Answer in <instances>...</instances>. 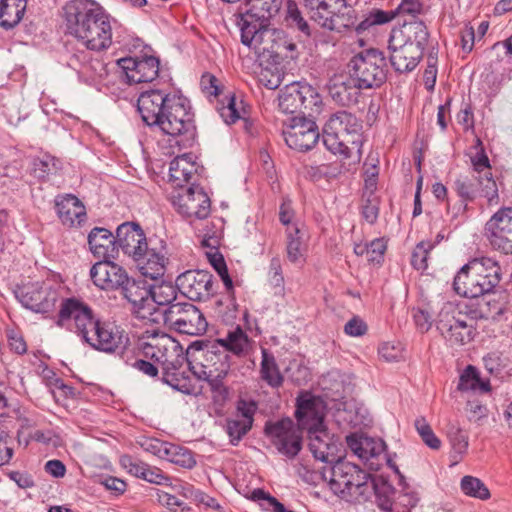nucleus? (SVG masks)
<instances>
[{"instance_id": "34", "label": "nucleus", "mask_w": 512, "mask_h": 512, "mask_svg": "<svg viewBox=\"0 0 512 512\" xmlns=\"http://www.w3.org/2000/svg\"><path fill=\"white\" fill-rule=\"evenodd\" d=\"M216 341L228 355L231 353L238 358L246 357L251 350V340L240 326L229 330L225 337Z\"/></svg>"}, {"instance_id": "9", "label": "nucleus", "mask_w": 512, "mask_h": 512, "mask_svg": "<svg viewBox=\"0 0 512 512\" xmlns=\"http://www.w3.org/2000/svg\"><path fill=\"white\" fill-rule=\"evenodd\" d=\"M175 211L189 223L204 220L211 213V200L200 185L176 189L170 196Z\"/></svg>"}, {"instance_id": "56", "label": "nucleus", "mask_w": 512, "mask_h": 512, "mask_svg": "<svg viewBox=\"0 0 512 512\" xmlns=\"http://www.w3.org/2000/svg\"><path fill=\"white\" fill-rule=\"evenodd\" d=\"M197 378L208 382L212 393L213 403L217 406L222 407L228 398V389L223 383V380L226 377H218V375H214L211 377Z\"/></svg>"}, {"instance_id": "13", "label": "nucleus", "mask_w": 512, "mask_h": 512, "mask_svg": "<svg viewBox=\"0 0 512 512\" xmlns=\"http://www.w3.org/2000/svg\"><path fill=\"white\" fill-rule=\"evenodd\" d=\"M198 356L201 370L193 371L197 377H226L230 371V356L225 352L219 343L214 341L197 343Z\"/></svg>"}, {"instance_id": "24", "label": "nucleus", "mask_w": 512, "mask_h": 512, "mask_svg": "<svg viewBox=\"0 0 512 512\" xmlns=\"http://www.w3.org/2000/svg\"><path fill=\"white\" fill-rule=\"evenodd\" d=\"M307 435L309 450L316 459L327 464H335L341 459L338 440L328 432L326 426L313 429Z\"/></svg>"}, {"instance_id": "31", "label": "nucleus", "mask_w": 512, "mask_h": 512, "mask_svg": "<svg viewBox=\"0 0 512 512\" xmlns=\"http://www.w3.org/2000/svg\"><path fill=\"white\" fill-rule=\"evenodd\" d=\"M198 165L191 154L176 156L169 166V180L179 189H185L183 184H194Z\"/></svg>"}, {"instance_id": "43", "label": "nucleus", "mask_w": 512, "mask_h": 512, "mask_svg": "<svg viewBox=\"0 0 512 512\" xmlns=\"http://www.w3.org/2000/svg\"><path fill=\"white\" fill-rule=\"evenodd\" d=\"M453 288L458 295L466 298L481 297L480 288L475 281L473 273L470 272V269H466V264L462 266L454 277Z\"/></svg>"}, {"instance_id": "3", "label": "nucleus", "mask_w": 512, "mask_h": 512, "mask_svg": "<svg viewBox=\"0 0 512 512\" xmlns=\"http://www.w3.org/2000/svg\"><path fill=\"white\" fill-rule=\"evenodd\" d=\"M362 123L352 113L340 110L333 113L323 128V144L328 151L342 160L361 159Z\"/></svg>"}, {"instance_id": "32", "label": "nucleus", "mask_w": 512, "mask_h": 512, "mask_svg": "<svg viewBox=\"0 0 512 512\" xmlns=\"http://www.w3.org/2000/svg\"><path fill=\"white\" fill-rule=\"evenodd\" d=\"M145 278L157 280L164 276L168 258L161 251L147 248L146 252L133 260Z\"/></svg>"}, {"instance_id": "29", "label": "nucleus", "mask_w": 512, "mask_h": 512, "mask_svg": "<svg viewBox=\"0 0 512 512\" xmlns=\"http://www.w3.org/2000/svg\"><path fill=\"white\" fill-rule=\"evenodd\" d=\"M147 450H151L159 458L183 468L191 469L196 464L193 453L190 450L173 443L154 440L150 443Z\"/></svg>"}, {"instance_id": "12", "label": "nucleus", "mask_w": 512, "mask_h": 512, "mask_svg": "<svg viewBox=\"0 0 512 512\" xmlns=\"http://www.w3.org/2000/svg\"><path fill=\"white\" fill-rule=\"evenodd\" d=\"M347 446L358 458L368 463L373 470H378L383 461L399 473L397 466L387 457L386 444L382 439L372 438L361 434H351L346 437Z\"/></svg>"}, {"instance_id": "18", "label": "nucleus", "mask_w": 512, "mask_h": 512, "mask_svg": "<svg viewBox=\"0 0 512 512\" xmlns=\"http://www.w3.org/2000/svg\"><path fill=\"white\" fill-rule=\"evenodd\" d=\"M68 65L77 72L80 81L91 86L103 84L109 76L107 64L101 59H93L84 50L74 53L70 57Z\"/></svg>"}, {"instance_id": "23", "label": "nucleus", "mask_w": 512, "mask_h": 512, "mask_svg": "<svg viewBox=\"0 0 512 512\" xmlns=\"http://www.w3.org/2000/svg\"><path fill=\"white\" fill-rule=\"evenodd\" d=\"M117 248L133 260L143 255L148 248L146 235L135 222H124L116 230Z\"/></svg>"}, {"instance_id": "33", "label": "nucleus", "mask_w": 512, "mask_h": 512, "mask_svg": "<svg viewBox=\"0 0 512 512\" xmlns=\"http://www.w3.org/2000/svg\"><path fill=\"white\" fill-rule=\"evenodd\" d=\"M422 57L423 52L417 46L403 43L392 48L390 63L397 73H409L418 66Z\"/></svg>"}, {"instance_id": "4", "label": "nucleus", "mask_w": 512, "mask_h": 512, "mask_svg": "<svg viewBox=\"0 0 512 512\" xmlns=\"http://www.w3.org/2000/svg\"><path fill=\"white\" fill-rule=\"evenodd\" d=\"M318 479L328 480L331 490L342 498L366 500L372 492L370 474L359 466L339 459L331 467L325 469Z\"/></svg>"}, {"instance_id": "30", "label": "nucleus", "mask_w": 512, "mask_h": 512, "mask_svg": "<svg viewBox=\"0 0 512 512\" xmlns=\"http://www.w3.org/2000/svg\"><path fill=\"white\" fill-rule=\"evenodd\" d=\"M91 253L100 259H114L118 254L117 239L110 230L94 227L88 234Z\"/></svg>"}, {"instance_id": "44", "label": "nucleus", "mask_w": 512, "mask_h": 512, "mask_svg": "<svg viewBox=\"0 0 512 512\" xmlns=\"http://www.w3.org/2000/svg\"><path fill=\"white\" fill-rule=\"evenodd\" d=\"M401 35L405 38L404 43H410L411 46H417L422 52L428 43L429 32L422 21H413L405 23L401 30Z\"/></svg>"}, {"instance_id": "25", "label": "nucleus", "mask_w": 512, "mask_h": 512, "mask_svg": "<svg viewBox=\"0 0 512 512\" xmlns=\"http://www.w3.org/2000/svg\"><path fill=\"white\" fill-rule=\"evenodd\" d=\"M123 296L132 304L133 312L137 318L149 322L153 314L150 312L151 285L144 280H130L121 289Z\"/></svg>"}, {"instance_id": "60", "label": "nucleus", "mask_w": 512, "mask_h": 512, "mask_svg": "<svg viewBox=\"0 0 512 512\" xmlns=\"http://www.w3.org/2000/svg\"><path fill=\"white\" fill-rule=\"evenodd\" d=\"M330 31L338 33L345 32L352 28L356 29L358 25L354 11H348L346 13H335L334 19H332Z\"/></svg>"}, {"instance_id": "37", "label": "nucleus", "mask_w": 512, "mask_h": 512, "mask_svg": "<svg viewBox=\"0 0 512 512\" xmlns=\"http://www.w3.org/2000/svg\"><path fill=\"white\" fill-rule=\"evenodd\" d=\"M208 323L203 313L193 304L186 305V314L177 331L187 335H201L207 331Z\"/></svg>"}, {"instance_id": "15", "label": "nucleus", "mask_w": 512, "mask_h": 512, "mask_svg": "<svg viewBox=\"0 0 512 512\" xmlns=\"http://www.w3.org/2000/svg\"><path fill=\"white\" fill-rule=\"evenodd\" d=\"M241 31V42L257 53L270 52L274 50L276 30L262 25L249 12L242 14L239 20Z\"/></svg>"}, {"instance_id": "20", "label": "nucleus", "mask_w": 512, "mask_h": 512, "mask_svg": "<svg viewBox=\"0 0 512 512\" xmlns=\"http://www.w3.org/2000/svg\"><path fill=\"white\" fill-rule=\"evenodd\" d=\"M324 401L310 393H301L296 399L295 417L298 427L307 432L325 426Z\"/></svg>"}, {"instance_id": "58", "label": "nucleus", "mask_w": 512, "mask_h": 512, "mask_svg": "<svg viewBox=\"0 0 512 512\" xmlns=\"http://www.w3.org/2000/svg\"><path fill=\"white\" fill-rule=\"evenodd\" d=\"M434 248V244L429 241L418 243L412 253L411 264L417 269L424 271L428 267L429 252Z\"/></svg>"}, {"instance_id": "28", "label": "nucleus", "mask_w": 512, "mask_h": 512, "mask_svg": "<svg viewBox=\"0 0 512 512\" xmlns=\"http://www.w3.org/2000/svg\"><path fill=\"white\" fill-rule=\"evenodd\" d=\"M286 256L294 265L303 266L307 259L309 235L303 225L286 228Z\"/></svg>"}, {"instance_id": "27", "label": "nucleus", "mask_w": 512, "mask_h": 512, "mask_svg": "<svg viewBox=\"0 0 512 512\" xmlns=\"http://www.w3.org/2000/svg\"><path fill=\"white\" fill-rule=\"evenodd\" d=\"M57 215L63 225L80 226L87 217L83 203L73 194L57 196L55 199Z\"/></svg>"}, {"instance_id": "5", "label": "nucleus", "mask_w": 512, "mask_h": 512, "mask_svg": "<svg viewBox=\"0 0 512 512\" xmlns=\"http://www.w3.org/2000/svg\"><path fill=\"white\" fill-rule=\"evenodd\" d=\"M349 73L360 89L380 87L387 78V61L378 49H366L355 54L348 64Z\"/></svg>"}, {"instance_id": "39", "label": "nucleus", "mask_w": 512, "mask_h": 512, "mask_svg": "<svg viewBox=\"0 0 512 512\" xmlns=\"http://www.w3.org/2000/svg\"><path fill=\"white\" fill-rule=\"evenodd\" d=\"M357 83L350 81H333L329 86V94L332 99L342 106L356 104L359 96Z\"/></svg>"}, {"instance_id": "36", "label": "nucleus", "mask_w": 512, "mask_h": 512, "mask_svg": "<svg viewBox=\"0 0 512 512\" xmlns=\"http://www.w3.org/2000/svg\"><path fill=\"white\" fill-rule=\"evenodd\" d=\"M27 0H1L0 26L9 30L17 26L25 14Z\"/></svg>"}, {"instance_id": "14", "label": "nucleus", "mask_w": 512, "mask_h": 512, "mask_svg": "<svg viewBox=\"0 0 512 512\" xmlns=\"http://www.w3.org/2000/svg\"><path fill=\"white\" fill-rule=\"evenodd\" d=\"M485 235L494 250L512 254V208L498 210L487 221Z\"/></svg>"}, {"instance_id": "26", "label": "nucleus", "mask_w": 512, "mask_h": 512, "mask_svg": "<svg viewBox=\"0 0 512 512\" xmlns=\"http://www.w3.org/2000/svg\"><path fill=\"white\" fill-rule=\"evenodd\" d=\"M474 148L476 152L470 157L472 173L479 175L478 182L482 185L485 198L491 203L498 198L497 184L492 177L490 162L480 139H477Z\"/></svg>"}, {"instance_id": "40", "label": "nucleus", "mask_w": 512, "mask_h": 512, "mask_svg": "<svg viewBox=\"0 0 512 512\" xmlns=\"http://www.w3.org/2000/svg\"><path fill=\"white\" fill-rule=\"evenodd\" d=\"M253 424L252 413L249 410L242 411L241 414L226 420L225 430L230 438L232 445H237L239 441L248 433Z\"/></svg>"}, {"instance_id": "50", "label": "nucleus", "mask_w": 512, "mask_h": 512, "mask_svg": "<svg viewBox=\"0 0 512 512\" xmlns=\"http://www.w3.org/2000/svg\"><path fill=\"white\" fill-rule=\"evenodd\" d=\"M168 345L172 346V349L170 351H164L163 357L159 363L162 367V373L175 370L176 368H182L184 363L188 361L186 353L178 341L170 337Z\"/></svg>"}, {"instance_id": "49", "label": "nucleus", "mask_w": 512, "mask_h": 512, "mask_svg": "<svg viewBox=\"0 0 512 512\" xmlns=\"http://www.w3.org/2000/svg\"><path fill=\"white\" fill-rule=\"evenodd\" d=\"M169 338V335L165 333L159 334L155 331L152 334L150 340L144 342L142 345L144 356L159 364L163 357L164 351H170L172 349V346L168 345Z\"/></svg>"}, {"instance_id": "55", "label": "nucleus", "mask_w": 512, "mask_h": 512, "mask_svg": "<svg viewBox=\"0 0 512 512\" xmlns=\"http://www.w3.org/2000/svg\"><path fill=\"white\" fill-rule=\"evenodd\" d=\"M395 17L394 12L383 11L380 9L371 10L367 16L358 23L356 32L362 33L375 25H382L390 22Z\"/></svg>"}, {"instance_id": "22", "label": "nucleus", "mask_w": 512, "mask_h": 512, "mask_svg": "<svg viewBox=\"0 0 512 512\" xmlns=\"http://www.w3.org/2000/svg\"><path fill=\"white\" fill-rule=\"evenodd\" d=\"M90 277L97 287L107 291L121 290L129 278L126 270L111 259L96 262L90 269Z\"/></svg>"}, {"instance_id": "46", "label": "nucleus", "mask_w": 512, "mask_h": 512, "mask_svg": "<svg viewBox=\"0 0 512 512\" xmlns=\"http://www.w3.org/2000/svg\"><path fill=\"white\" fill-rule=\"evenodd\" d=\"M188 303L174 302L166 308L156 311V315L151 317L150 323H163L175 329L177 331L180 326L181 320L186 314V305Z\"/></svg>"}, {"instance_id": "38", "label": "nucleus", "mask_w": 512, "mask_h": 512, "mask_svg": "<svg viewBox=\"0 0 512 512\" xmlns=\"http://www.w3.org/2000/svg\"><path fill=\"white\" fill-rule=\"evenodd\" d=\"M177 284L174 286L172 283L162 282L158 285L151 286V302L149 303L150 311L153 316L156 311H160L167 306L173 304L177 298Z\"/></svg>"}, {"instance_id": "2", "label": "nucleus", "mask_w": 512, "mask_h": 512, "mask_svg": "<svg viewBox=\"0 0 512 512\" xmlns=\"http://www.w3.org/2000/svg\"><path fill=\"white\" fill-rule=\"evenodd\" d=\"M67 31L91 51H103L112 44L110 16L99 6L71 0L65 6Z\"/></svg>"}, {"instance_id": "10", "label": "nucleus", "mask_w": 512, "mask_h": 512, "mask_svg": "<svg viewBox=\"0 0 512 512\" xmlns=\"http://www.w3.org/2000/svg\"><path fill=\"white\" fill-rule=\"evenodd\" d=\"M16 299L23 307L35 313L47 314L54 311L61 294L58 288L46 282H29L14 290Z\"/></svg>"}, {"instance_id": "52", "label": "nucleus", "mask_w": 512, "mask_h": 512, "mask_svg": "<svg viewBox=\"0 0 512 512\" xmlns=\"http://www.w3.org/2000/svg\"><path fill=\"white\" fill-rule=\"evenodd\" d=\"M225 100L226 102H222L218 107V113L225 123L233 124L246 113L243 101H238L234 95L227 96Z\"/></svg>"}, {"instance_id": "51", "label": "nucleus", "mask_w": 512, "mask_h": 512, "mask_svg": "<svg viewBox=\"0 0 512 512\" xmlns=\"http://www.w3.org/2000/svg\"><path fill=\"white\" fill-rule=\"evenodd\" d=\"M460 489L464 495L482 501L488 500L491 497L490 491L485 483L474 476L466 475L462 477Z\"/></svg>"}, {"instance_id": "8", "label": "nucleus", "mask_w": 512, "mask_h": 512, "mask_svg": "<svg viewBox=\"0 0 512 512\" xmlns=\"http://www.w3.org/2000/svg\"><path fill=\"white\" fill-rule=\"evenodd\" d=\"M437 329L452 344H465L475 336L474 320L459 305L446 302L438 313Z\"/></svg>"}, {"instance_id": "42", "label": "nucleus", "mask_w": 512, "mask_h": 512, "mask_svg": "<svg viewBox=\"0 0 512 512\" xmlns=\"http://www.w3.org/2000/svg\"><path fill=\"white\" fill-rule=\"evenodd\" d=\"M479 175H460L454 182L458 196L464 202L473 201L477 196L485 197L482 185L478 182Z\"/></svg>"}, {"instance_id": "59", "label": "nucleus", "mask_w": 512, "mask_h": 512, "mask_svg": "<svg viewBox=\"0 0 512 512\" xmlns=\"http://www.w3.org/2000/svg\"><path fill=\"white\" fill-rule=\"evenodd\" d=\"M285 373L296 385L305 384L310 378L309 369L296 359L289 362V365L285 368Z\"/></svg>"}, {"instance_id": "54", "label": "nucleus", "mask_w": 512, "mask_h": 512, "mask_svg": "<svg viewBox=\"0 0 512 512\" xmlns=\"http://www.w3.org/2000/svg\"><path fill=\"white\" fill-rule=\"evenodd\" d=\"M478 306L481 317L486 319H495L504 313V305L500 301V296L492 292L485 294Z\"/></svg>"}, {"instance_id": "6", "label": "nucleus", "mask_w": 512, "mask_h": 512, "mask_svg": "<svg viewBox=\"0 0 512 512\" xmlns=\"http://www.w3.org/2000/svg\"><path fill=\"white\" fill-rule=\"evenodd\" d=\"M278 107L285 114L300 112L314 118L321 113L323 101L312 85L294 82L280 91Z\"/></svg>"}, {"instance_id": "17", "label": "nucleus", "mask_w": 512, "mask_h": 512, "mask_svg": "<svg viewBox=\"0 0 512 512\" xmlns=\"http://www.w3.org/2000/svg\"><path fill=\"white\" fill-rule=\"evenodd\" d=\"M95 314L91 307L81 299L70 297L61 300L57 325L75 329L78 336L86 330Z\"/></svg>"}, {"instance_id": "57", "label": "nucleus", "mask_w": 512, "mask_h": 512, "mask_svg": "<svg viewBox=\"0 0 512 512\" xmlns=\"http://www.w3.org/2000/svg\"><path fill=\"white\" fill-rule=\"evenodd\" d=\"M414 426L423 442L431 449L438 450L441 447L440 439L435 435L431 426L424 417L416 418Z\"/></svg>"}, {"instance_id": "7", "label": "nucleus", "mask_w": 512, "mask_h": 512, "mask_svg": "<svg viewBox=\"0 0 512 512\" xmlns=\"http://www.w3.org/2000/svg\"><path fill=\"white\" fill-rule=\"evenodd\" d=\"M94 350L116 354L124 351L129 343L125 331L112 322L94 316L80 336Z\"/></svg>"}, {"instance_id": "63", "label": "nucleus", "mask_w": 512, "mask_h": 512, "mask_svg": "<svg viewBox=\"0 0 512 512\" xmlns=\"http://www.w3.org/2000/svg\"><path fill=\"white\" fill-rule=\"evenodd\" d=\"M448 438L452 446L454 457H462L468 449V437L460 429L451 430L448 433Z\"/></svg>"}, {"instance_id": "19", "label": "nucleus", "mask_w": 512, "mask_h": 512, "mask_svg": "<svg viewBox=\"0 0 512 512\" xmlns=\"http://www.w3.org/2000/svg\"><path fill=\"white\" fill-rule=\"evenodd\" d=\"M178 290L192 301H205L213 293V276L204 270H187L176 279Z\"/></svg>"}, {"instance_id": "11", "label": "nucleus", "mask_w": 512, "mask_h": 512, "mask_svg": "<svg viewBox=\"0 0 512 512\" xmlns=\"http://www.w3.org/2000/svg\"><path fill=\"white\" fill-rule=\"evenodd\" d=\"M300 429L291 419L284 418L266 423L264 431L279 453L288 458H294L302 448Z\"/></svg>"}, {"instance_id": "45", "label": "nucleus", "mask_w": 512, "mask_h": 512, "mask_svg": "<svg viewBox=\"0 0 512 512\" xmlns=\"http://www.w3.org/2000/svg\"><path fill=\"white\" fill-rule=\"evenodd\" d=\"M458 390L486 393L490 391V383L481 379L476 367L468 365L460 375Z\"/></svg>"}, {"instance_id": "47", "label": "nucleus", "mask_w": 512, "mask_h": 512, "mask_svg": "<svg viewBox=\"0 0 512 512\" xmlns=\"http://www.w3.org/2000/svg\"><path fill=\"white\" fill-rule=\"evenodd\" d=\"M305 7L314 22L321 27L330 30L335 12L325 0H305Z\"/></svg>"}, {"instance_id": "64", "label": "nucleus", "mask_w": 512, "mask_h": 512, "mask_svg": "<svg viewBox=\"0 0 512 512\" xmlns=\"http://www.w3.org/2000/svg\"><path fill=\"white\" fill-rule=\"evenodd\" d=\"M6 337L11 351L19 355H23L27 352V343L19 330L14 328L8 329L6 331Z\"/></svg>"}, {"instance_id": "16", "label": "nucleus", "mask_w": 512, "mask_h": 512, "mask_svg": "<svg viewBox=\"0 0 512 512\" xmlns=\"http://www.w3.org/2000/svg\"><path fill=\"white\" fill-rule=\"evenodd\" d=\"M282 134L286 144L291 149L300 152L311 150L320 137L315 121L305 117L292 118L290 124L283 129Z\"/></svg>"}, {"instance_id": "53", "label": "nucleus", "mask_w": 512, "mask_h": 512, "mask_svg": "<svg viewBox=\"0 0 512 512\" xmlns=\"http://www.w3.org/2000/svg\"><path fill=\"white\" fill-rule=\"evenodd\" d=\"M372 491L375 493L378 507L385 512H392L397 496L394 487L387 482L375 484L372 481Z\"/></svg>"}, {"instance_id": "1", "label": "nucleus", "mask_w": 512, "mask_h": 512, "mask_svg": "<svg viewBox=\"0 0 512 512\" xmlns=\"http://www.w3.org/2000/svg\"><path fill=\"white\" fill-rule=\"evenodd\" d=\"M137 108L143 122L161 133L158 145L164 154L173 155L195 143L196 126L185 97L151 89L140 94Z\"/></svg>"}, {"instance_id": "62", "label": "nucleus", "mask_w": 512, "mask_h": 512, "mask_svg": "<svg viewBox=\"0 0 512 512\" xmlns=\"http://www.w3.org/2000/svg\"><path fill=\"white\" fill-rule=\"evenodd\" d=\"M419 501L418 494L413 491L397 492L392 512H410Z\"/></svg>"}, {"instance_id": "41", "label": "nucleus", "mask_w": 512, "mask_h": 512, "mask_svg": "<svg viewBox=\"0 0 512 512\" xmlns=\"http://www.w3.org/2000/svg\"><path fill=\"white\" fill-rule=\"evenodd\" d=\"M466 269H470L473 274L481 273L490 281L500 283L502 277V269L499 262L493 257H476L466 263Z\"/></svg>"}, {"instance_id": "21", "label": "nucleus", "mask_w": 512, "mask_h": 512, "mask_svg": "<svg viewBox=\"0 0 512 512\" xmlns=\"http://www.w3.org/2000/svg\"><path fill=\"white\" fill-rule=\"evenodd\" d=\"M128 84L151 82L158 76L159 60L154 56L125 57L117 60Z\"/></svg>"}, {"instance_id": "61", "label": "nucleus", "mask_w": 512, "mask_h": 512, "mask_svg": "<svg viewBox=\"0 0 512 512\" xmlns=\"http://www.w3.org/2000/svg\"><path fill=\"white\" fill-rule=\"evenodd\" d=\"M362 197L363 204L361 214L368 223L373 224L376 222L379 215V197L376 194H368V196Z\"/></svg>"}, {"instance_id": "48", "label": "nucleus", "mask_w": 512, "mask_h": 512, "mask_svg": "<svg viewBox=\"0 0 512 512\" xmlns=\"http://www.w3.org/2000/svg\"><path fill=\"white\" fill-rule=\"evenodd\" d=\"M261 359V378L272 388H279L282 386L284 377L281 374L275 357L266 349H262Z\"/></svg>"}, {"instance_id": "35", "label": "nucleus", "mask_w": 512, "mask_h": 512, "mask_svg": "<svg viewBox=\"0 0 512 512\" xmlns=\"http://www.w3.org/2000/svg\"><path fill=\"white\" fill-rule=\"evenodd\" d=\"M162 381L186 395L197 396L201 393V387L194 377L187 371H181V368L162 373Z\"/></svg>"}]
</instances>
